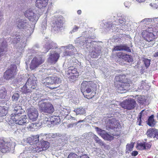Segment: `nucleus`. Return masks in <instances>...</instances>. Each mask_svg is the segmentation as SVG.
<instances>
[{
    "mask_svg": "<svg viewBox=\"0 0 158 158\" xmlns=\"http://www.w3.org/2000/svg\"><path fill=\"white\" fill-rule=\"evenodd\" d=\"M131 3L128 1H126L124 3V5L126 7L129 8L131 6Z\"/></svg>",
    "mask_w": 158,
    "mask_h": 158,
    "instance_id": "nucleus-61",
    "label": "nucleus"
},
{
    "mask_svg": "<svg viewBox=\"0 0 158 158\" xmlns=\"http://www.w3.org/2000/svg\"><path fill=\"white\" fill-rule=\"evenodd\" d=\"M125 50L129 52H131L130 49L129 47L126 45H120L116 46L114 48L113 51H118Z\"/></svg>",
    "mask_w": 158,
    "mask_h": 158,
    "instance_id": "nucleus-25",
    "label": "nucleus"
},
{
    "mask_svg": "<svg viewBox=\"0 0 158 158\" xmlns=\"http://www.w3.org/2000/svg\"><path fill=\"white\" fill-rule=\"evenodd\" d=\"M130 86V83L128 82H124L121 83L117 85V89L121 91H124L125 93L127 91Z\"/></svg>",
    "mask_w": 158,
    "mask_h": 158,
    "instance_id": "nucleus-21",
    "label": "nucleus"
},
{
    "mask_svg": "<svg viewBox=\"0 0 158 158\" xmlns=\"http://www.w3.org/2000/svg\"><path fill=\"white\" fill-rule=\"evenodd\" d=\"M136 98L137 99V101L140 104H143L145 102L146 100L144 96H136Z\"/></svg>",
    "mask_w": 158,
    "mask_h": 158,
    "instance_id": "nucleus-40",
    "label": "nucleus"
},
{
    "mask_svg": "<svg viewBox=\"0 0 158 158\" xmlns=\"http://www.w3.org/2000/svg\"><path fill=\"white\" fill-rule=\"evenodd\" d=\"M145 66L148 68L150 65V60L147 59H145L143 60Z\"/></svg>",
    "mask_w": 158,
    "mask_h": 158,
    "instance_id": "nucleus-53",
    "label": "nucleus"
},
{
    "mask_svg": "<svg viewBox=\"0 0 158 158\" xmlns=\"http://www.w3.org/2000/svg\"><path fill=\"white\" fill-rule=\"evenodd\" d=\"M121 57L124 60L129 62L131 61L132 60V57L131 56L127 54H126L125 53H122L121 54Z\"/></svg>",
    "mask_w": 158,
    "mask_h": 158,
    "instance_id": "nucleus-33",
    "label": "nucleus"
},
{
    "mask_svg": "<svg viewBox=\"0 0 158 158\" xmlns=\"http://www.w3.org/2000/svg\"><path fill=\"white\" fill-rule=\"evenodd\" d=\"M54 84H59L61 81V79L58 77H53Z\"/></svg>",
    "mask_w": 158,
    "mask_h": 158,
    "instance_id": "nucleus-43",
    "label": "nucleus"
},
{
    "mask_svg": "<svg viewBox=\"0 0 158 158\" xmlns=\"http://www.w3.org/2000/svg\"><path fill=\"white\" fill-rule=\"evenodd\" d=\"M6 89L4 87H2L0 89V99L4 98L6 95Z\"/></svg>",
    "mask_w": 158,
    "mask_h": 158,
    "instance_id": "nucleus-35",
    "label": "nucleus"
},
{
    "mask_svg": "<svg viewBox=\"0 0 158 158\" xmlns=\"http://www.w3.org/2000/svg\"><path fill=\"white\" fill-rule=\"evenodd\" d=\"M158 34V27L153 26L148 27L143 30L142 35L144 40L148 42H152L156 38V36Z\"/></svg>",
    "mask_w": 158,
    "mask_h": 158,
    "instance_id": "nucleus-3",
    "label": "nucleus"
},
{
    "mask_svg": "<svg viewBox=\"0 0 158 158\" xmlns=\"http://www.w3.org/2000/svg\"><path fill=\"white\" fill-rule=\"evenodd\" d=\"M138 154V152L137 151H133L132 153V155L133 156H135Z\"/></svg>",
    "mask_w": 158,
    "mask_h": 158,
    "instance_id": "nucleus-63",
    "label": "nucleus"
},
{
    "mask_svg": "<svg viewBox=\"0 0 158 158\" xmlns=\"http://www.w3.org/2000/svg\"><path fill=\"white\" fill-rule=\"evenodd\" d=\"M115 80L116 81H118L120 83L128 82L131 83V82L130 80L126 77L125 75L124 74L116 76L115 77Z\"/></svg>",
    "mask_w": 158,
    "mask_h": 158,
    "instance_id": "nucleus-22",
    "label": "nucleus"
},
{
    "mask_svg": "<svg viewBox=\"0 0 158 158\" xmlns=\"http://www.w3.org/2000/svg\"><path fill=\"white\" fill-rule=\"evenodd\" d=\"M53 124L52 121V120H50L45 125V126H48L49 127H51L52 126V124Z\"/></svg>",
    "mask_w": 158,
    "mask_h": 158,
    "instance_id": "nucleus-60",
    "label": "nucleus"
},
{
    "mask_svg": "<svg viewBox=\"0 0 158 158\" xmlns=\"http://www.w3.org/2000/svg\"><path fill=\"white\" fill-rule=\"evenodd\" d=\"M14 106V110L15 111L14 114H21L24 112V110L22 109V107L17 105H15Z\"/></svg>",
    "mask_w": 158,
    "mask_h": 158,
    "instance_id": "nucleus-27",
    "label": "nucleus"
},
{
    "mask_svg": "<svg viewBox=\"0 0 158 158\" xmlns=\"http://www.w3.org/2000/svg\"><path fill=\"white\" fill-rule=\"evenodd\" d=\"M141 85H139L138 88L140 89H144V86L146 85V82L145 81H142L141 83Z\"/></svg>",
    "mask_w": 158,
    "mask_h": 158,
    "instance_id": "nucleus-56",
    "label": "nucleus"
},
{
    "mask_svg": "<svg viewBox=\"0 0 158 158\" xmlns=\"http://www.w3.org/2000/svg\"><path fill=\"white\" fill-rule=\"evenodd\" d=\"M7 108L5 106H0V117H3L7 113Z\"/></svg>",
    "mask_w": 158,
    "mask_h": 158,
    "instance_id": "nucleus-36",
    "label": "nucleus"
},
{
    "mask_svg": "<svg viewBox=\"0 0 158 158\" xmlns=\"http://www.w3.org/2000/svg\"><path fill=\"white\" fill-rule=\"evenodd\" d=\"M29 128H33L34 127H35L36 126V125L33 123H31L30 124H29Z\"/></svg>",
    "mask_w": 158,
    "mask_h": 158,
    "instance_id": "nucleus-64",
    "label": "nucleus"
},
{
    "mask_svg": "<svg viewBox=\"0 0 158 158\" xmlns=\"http://www.w3.org/2000/svg\"><path fill=\"white\" fill-rule=\"evenodd\" d=\"M153 118V115H151V116H150V117L148 119V124L149 126L153 127L154 126L155 124Z\"/></svg>",
    "mask_w": 158,
    "mask_h": 158,
    "instance_id": "nucleus-38",
    "label": "nucleus"
},
{
    "mask_svg": "<svg viewBox=\"0 0 158 158\" xmlns=\"http://www.w3.org/2000/svg\"><path fill=\"white\" fill-rule=\"evenodd\" d=\"M74 52L73 50L71 51H65L63 53V56H71L73 55Z\"/></svg>",
    "mask_w": 158,
    "mask_h": 158,
    "instance_id": "nucleus-45",
    "label": "nucleus"
},
{
    "mask_svg": "<svg viewBox=\"0 0 158 158\" xmlns=\"http://www.w3.org/2000/svg\"><path fill=\"white\" fill-rule=\"evenodd\" d=\"M19 97V95L18 93L13 94L12 97V98L13 101H16L18 100Z\"/></svg>",
    "mask_w": 158,
    "mask_h": 158,
    "instance_id": "nucleus-50",
    "label": "nucleus"
},
{
    "mask_svg": "<svg viewBox=\"0 0 158 158\" xmlns=\"http://www.w3.org/2000/svg\"><path fill=\"white\" fill-rule=\"evenodd\" d=\"M50 119V118H48L46 117L45 118L43 121L42 124H44L45 125H46Z\"/></svg>",
    "mask_w": 158,
    "mask_h": 158,
    "instance_id": "nucleus-62",
    "label": "nucleus"
},
{
    "mask_svg": "<svg viewBox=\"0 0 158 158\" xmlns=\"http://www.w3.org/2000/svg\"><path fill=\"white\" fill-rule=\"evenodd\" d=\"M39 136L38 135H34L31 137H29L27 139V142L29 144L25 148L29 152H32V151L30 150L29 147L31 145H38V142L39 141Z\"/></svg>",
    "mask_w": 158,
    "mask_h": 158,
    "instance_id": "nucleus-16",
    "label": "nucleus"
},
{
    "mask_svg": "<svg viewBox=\"0 0 158 158\" xmlns=\"http://www.w3.org/2000/svg\"><path fill=\"white\" fill-rule=\"evenodd\" d=\"M39 108L41 112L48 114H52L54 111L53 105L49 102H40L39 103Z\"/></svg>",
    "mask_w": 158,
    "mask_h": 158,
    "instance_id": "nucleus-6",
    "label": "nucleus"
},
{
    "mask_svg": "<svg viewBox=\"0 0 158 158\" xmlns=\"http://www.w3.org/2000/svg\"><path fill=\"white\" fill-rule=\"evenodd\" d=\"M57 48V45L56 44L52 41H49L45 44L44 47V51L43 52L46 53L51 48L54 49Z\"/></svg>",
    "mask_w": 158,
    "mask_h": 158,
    "instance_id": "nucleus-19",
    "label": "nucleus"
},
{
    "mask_svg": "<svg viewBox=\"0 0 158 158\" xmlns=\"http://www.w3.org/2000/svg\"><path fill=\"white\" fill-rule=\"evenodd\" d=\"M108 122L106 123V126L115 132L120 131L121 129V125L116 119L114 118L108 119Z\"/></svg>",
    "mask_w": 158,
    "mask_h": 158,
    "instance_id": "nucleus-12",
    "label": "nucleus"
},
{
    "mask_svg": "<svg viewBox=\"0 0 158 158\" xmlns=\"http://www.w3.org/2000/svg\"><path fill=\"white\" fill-rule=\"evenodd\" d=\"M60 55L55 51H51L48 58V62L51 64H55L59 58Z\"/></svg>",
    "mask_w": 158,
    "mask_h": 158,
    "instance_id": "nucleus-18",
    "label": "nucleus"
},
{
    "mask_svg": "<svg viewBox=\"0 0 158 158\" xmlns=\"http://www.w3.org/2000/svg\"><path fill=\"white\" fill-rule=\"evenodd\" d=\"M15 146V140L5 141L0 139V151L2 153H5L11 150H13Z\"/></svg>",
    "mask_w": 158,
    "mask_h": 158,
    "instance_id": "nucleus-4",
    "label": "nucleus"
},
{
    "mask_svg": "<svg viewBox=\"0 0 158 158\" xmlns=\"http://www.w3.org/2000/svg\"><path fill=\"white\" fill-rule=\"evenodd\" d=\"M17 26L19 29H23L25 31L24 35L20 32H14L8 40L11 42V43L17 44L19 49H22L26 46L27 38L30 36L33 32L34 26V25L28 23L22 19H19L17 22Z\"/></svg>",
    "mask_w": 158,
    "mask_h": 158,
    "instance_id": "nucleus-1",
    "label": "nucleus"
},
{
    "mask_svg": "<svg viewBox=\"0 0 158 158\" xmlns=\"http://www.w3.org/2000/svg\"><path fill=\"white\" fill-rule=\"evenodd\" d=\"M37 80L34 75H32L29 77L26 82V85L31 89H36L37 87Z\"/></svg>",
    "mask_w": 158,
    "mask_h": 158,
    "instance_id": "nucleus-17",
    "label": "nucleus"
},
{
    "mask_svg": "<svg viewBox=\"0 0 158 158\" xmlns=\"http://www.w3.org/2000/svg\"><path fill=\"white\" fill-rule=\"evenodd\" d=\"M47 22V19H44L43 21V23L41 26L43 30H45L46 28Z\"/></svg>",
    "mask_w": 158,
    "mask_h": 158,
    "instance_id": "nucleus-51",
    "label": "nucleus"
},
{
    "mask_svg": "<svg viewBox=\"0 0 158 158\" xmlns=\"http://www.w3.org/2000/svg\"><path fill=\"white\" fill-rule=\"evenodd\" d=\"M68 73L69 75H76L78 76V72L77 71V69L73 66H71L69 68Z\"/></svg>",
    "mask_w": 158,
    "mask_h": 158,
    "instance_id": "nucleus-29",
    "label": "nucleus"
},
{
    "mask_svg": "<svg viewBox=\"0 0 158 158\" xmlns=\"http://www.w3.org/2000/svg\"><path fill=\"white\" fill-rule=\"evenodd\" d=\"M135 101L131 98L123 101L121 103V106L123 108L128 110H131L135 107Z\"/></svg>",
    "mask_w": 158,
    "mask_h": 158,
    "instance_id": "nucleus-14",
    "label": "nucleus"
},
{
    "mask_svg": "<svg viewBox=\"0 0 158 158\" xmlns=\"http://www.w3.org/2000/svg\"><path fill=\"white\" fill-rule=\"evenodd\" d=\"M17 69L16 65H11L10 68L5 72L4 75V78L8 80L14 78L16 74Z\"/></svg>",
    "mask_w": 158,
    "mask_h": 158,
    "instance_id": "nucleus-11",
    "label": "nucleus"
},
{
    "mask_svg": "<svg viewBox=\"0 0 158 158\" xmlns=\"http://www.w3.org/2000/svg\"><path fill=\"white\" fill-rule=\"evenodd\" d=\"M29 59H31L30 64V68L31 70H33L38 68L44 62V60L43 56L34 57L32 59L30 57Z\"/></svg>",
    "mask_w": 158,
    "mask_h": 158,
    "instance_id": "nucleus-7",
    "label": "nucleus"
},
{
    "mask_svg": "<svg viewBox=\"0 0 158 158\" xmlns=\"http://www.w3.org/2000/svg\"><path fill=\"white\" fill-rule=\"evenodd\" d=\"M145 142H140L138 143L136 146V148L137 149L140 150H145Z\"/></svg>",
    "mask_w": 158,
    "mask_h": 158,
    "instance_id": "nucleus-41",
    "label": "nucleus"
},
{
    "mask_svg": "<svg viewBox=\"0 0 158 158\" xmlns=\"http://www.w3.org/2000/svg\"><path fill=\"white\" fill-rule=\"evenodd\" d=\"M150 6L154 8H157L158 7V1H156L155 2L150 3Z\"/></svg>",
    "mask_w": 158,
    "mask_h": 158,
    "instance_id": "nucleus-54",
    "label": "nucleus"
},
{
    "mask_svg": "<svg viewBox=\"0 0 158 158\" xmlns=\"http://www.w3.org/2000/svg\"><path fill=\"white\" fill-rule=\"evenodd\" d=\"M68 158H78L77 155L73 153H70L68 156Z\"/></svg>",
    "mask_w": 158,
    "mask_h": 158,
    "instance_id": "nucleus-55",
    "label": "nucleus"
},
{
    "mask_svg": "<svg viewBox=\"0 0 158 158\" xmlns=\"http://www.w3.org/2000/svg\"><path fill=\"white\" fill-rule=\"evenodd\" d=\"M100 51H98L97 52L95 51H93L91 53V56L93 58L96 57L98 56L100 53Z\"/></svg>",
    "mask_w": 158,
    "mask_h": 158,
    "instance_id": "nucleus-49",
    "label": "nucleus"
},
{
    "mask_svg": "<svg viewBox=\"0 0 158 158\" xmlns=\"http://www.w3.org/2000/svg\"><path fill=\"white\" fill-rule=\"evenodd\" d=\"M118 21L119 24H112L110 22H106L105 25L106 27L109 29H112L113 31L117 30L118 28H119L122 30H126L128 29L129 25L126 22V18L124 16H121L118 17Z\"/></svg>",
    "mask_w": 158,
    "mask_h": 158,
    "instance_id": "nucleus-2",
    "label": "nucleus"
},
{
    "mask_svg": "<svg viewBox=\"0 0 158 158\" xmlns=\"http://www.w3.org/2000/svg\"><path fill=\"white\" fill-rule=\"evenodd\" d=\"M144 110H142L140 113V115H139V117L138 118V121L137 122V124L139 125H141V117L142 116V115L144 114Z\"/></svg>",
    "mask_w": 158,
    "mask_h": 158,
    "instance_id": "nucleus-46",
    "label": "nucleus"
},
{
    "mask_svg": "<svg viewBox=\"0 0 158 158\" xmlns=\"http://www.w3.org/2000/svg\"><path fill=\"white\" fill-rule=\"evenodd\" d=\"M74 111L76 113L77 115L83 114L85 113V109L82 107H80L75 109Z\"/></svg>",
    "mask_w": 158,
    "mask_h": 158,
    "instance_id": "nucleus-34",
    "label": "nucleus"
},
{
    "mask_svg": "<svg viewBox=\"0 0 158 158\" xmlns=\"http://www.w3.org/2000/svg\"><path fill=\"white\" fill-rule=\"evenodd\" d=\"M95 129L98 134L105 140L111 141L114 139V136L118 137L119 136V133L113 134L112 135L108 134L105 130H102L97 127H96Z\"/></svg>",
    "mask_w": 158,
    "mask_h": 158,
    "instance_id": "nucleus-9",
    "label": "nucleus"
},
{
    "mask_svg": "<svg viewBox=\"0 0 158 158\" xmlns=\"http://www.w3.org/2000/svg\"><path fill=\"white\" fill-rule=\"evenodd\" d=\"M53 124H57L58 123L60 122V118L59 117L55 116L54 118H53L52 119Z\"/></svg>",
    "mask_w": 158,
    "mask_h": 158,
    "instance_id": "nucleus-47",
    "label": "nucleus"
},
{
    "mask_svg": "<svg viewBox=\"0 0 158 158\" xmlns=\"http://www.w3.org/2000/svg\"><path fill=\"white\" fill-rule=\"evenodd\" d=\"M69 77L71 81L73 82L77 78L78 76H76V75H69Z\"/></svg>",
    "mask_w": 158,
    "mask_h": 158,
    "instance_id": "nucleus-52",
    "label": "nucleus"
},
{
    "mask_svg": "<svg viewBox=\"0 0 158 158\" xmlns=\"http://www.w3.org/2000/svg\"><path fill=\"white\" fill-rule=\"evenodd\" d=\"M62 21L61 20H57L54 23L52 30L55 31H58L62 26Z\"/></svg>",
    "mask_w": 158,
    "mask_h": 158,
    "instance_id": "nucleus-28",
    "label": "nucleus"
},
{
    "mask_svg": "<svg viewBox=\"0 0 158 158\" xmlns=\"http://www.w3.org/2000/svg\"><path fill=\"white\" fill-rule=\"evenodd\" d=\"M48 1V0H36V6L40 9L44 8L47 5Z\"/></svg>",
    "mask_w": 158,
    "mask_h": 158,
    "instance_id": "nucleus-23",
    "label": "nucleus"
},
{
    "mask_svg": "<svg viewBox=\"0 0 158 158\" xmlns=\"http://www.w3.org/2000/svg\"><path fill=\"white\" fill-rule=\"evenodd\" d=\"M44 84L45 85H51L54 84L53 77H48L44 80Z\"/></svg>",
    "mask_w": 158,
    "mask_h": 158,
    "instance_id": "nucleus-30",
    "label": "nucleus"
},
{
    "mask_svg": "<svg viewBox=\"0 0 158 158\" xmlns=\"http://www.w3.org/2000/svg\"><path fill=\"white\" fill-rule=\"evenodd\" d=\"M27 112L28 116L30 120L33 121H35L37 120L39 113L35 108L33 107H29L27 109Z\"/></svg>",
    "mask_w": 158,
    "mask_h": 158,
    "instance_id": "nucleus-13",
    "label": "nucleus"
},
{
    "mask_svg": "<svg viewBox=\"0 0 158 158\" xmlns=\"http://www.w3.org/2000/svg\"><path fill=\"white\" fill-rule=\"evenodd\" d=\"M23 80L21 79H18L15 81V84L17 85L18 84L19 85L22 84V82H23Z\"/></svg>",
    "mask_w": 158,
    "mask_h": 158,
    "instance_id": "nucleus-58",
    "label": "nucleus"
},
{
    "mask_svg": "<svg viewBox=\"0 0 158 158\" xmlns=\"http://www.w3.org/2000/svg\"><path fill=\"white\" fill-rule=\"evenodd\" d=\"M134 147L133 143H131L130 144H128L126 145V152L129 153L132 151Z\"/></svg>",
    "mask_w": 158,
    "mask_h": 158,
    "instance_id": "nucleus-39",
    "label": "nucleus"
},
{
    "mask_svg": "<svg viewBox=\"0 0 158 158\" xmlns=\"http://www.w3.org/2000/svg\"><path fill=\"white\" fill-rule=\"evenodd\" d=\"M93 139L95 140L96 143H98L101 146H103L104 143L102 140L99 138L96 135H93L92 137Z\"/></svg>",
    "mask_w": 158,
    "mask_h": 158,
    "instance_id": "nucleus-37",
    "label": "nucleus"
},
{
    "mask_svg": "<svg viewBox=\"0 0 158 158\" xmlns=\"http://www.w3.org/2000/svg\"><path fill=\"white\" fill-rule=\"evenodd\" d=\"M152 20V19L150 18H146L142 20L140 23H144L145 24H149L150 22H151Z\"/></svg>",
    "mask_w": 158,
    "mask_h": 158,
    "instance_id": "nucleus-48",
    "label": "nucleus"
},
{
    "mask_svg": "<svg viewBox=\"0 0 158 158\" xmlns=\"http://www.w3.org/2000/svg\"><path fill=\"white\" fill-rule=\"evenodd\" d=\"M69 111L65 108L61 109L59 110V116L65 118L69 113Z\"/></svg>",
    "mask_w": 158,
    "mask_h": 158,
    "instance_id": "nucleus-31",
    "label": "nucleus"
},
{
    "mask_svg": "<svg viewBox=\"0 0 158 158\" xmlns=\"http://www.w3.org/2000/svg\"><path fill=\"white\" fill-rule=\"evenodd\" d=\"M77 41L81 40L79 43L81 46H83L84 48H86L89 49L90 48L92 44L93 43L90 39L86 40V38L82 37L78 38L77 39Z\"/></svg>",
    "mask_w": 158,
    "mask_h": 158,
    "instance_id": "nucleus-15",
    "label": "nucleus"
},
{
    "mask_svg": "<svg viewBox=\"0 0 158 158\" xmlns=\"http://www.w3.org/2000/svg\"><path fill=\"white\" fill-rule=\"evenodd\" d=\"M61 48H64L65 49H69V50H72L73 51L75 52L76 50V49L71 44H69L68 46H62L61 47Z\"/></svg>",
    "mask_w": 158,
    "mask_h": 158,
    "instance_id": "nucleus-42",
    "label": "nucleus"
},
{
    "mask_svg": "<svg viewBox=\"0 0 158 158\" xmlns=\"http://www.w3.org/2000/svg\"><path fill=\"white\" fill-rule=\"evenodd\" d=\"M79 27L76 25L74 26L72 29L70 33H73L77 31L79 29Z\"/></svg>",
    "mask_w": 158,
    "mask_h": 158,
    "instance_id": "nucleus-57",
    "label": "nucleus"
},
{
    "mask_svg": "<svg viewBox=\"0 0 158 158\" xmlns=\"http://www.w3.org/2000/svg\"><path fill=\"white\" fill-rule=\"evenodd\" d=\"M20 91L23 93L27 94L32 92L31 89L27 85H24L21 88Z\"/></svg>",
    "mask_w": 158,
    "mask_h": 158,
    "instance_id": "nucleus-32",
    "label": "nucleus"
},
{
    "mask_svg": "<svg viewBox=\"0 0 158 158\" xmlns=\"http://www.w3.org/2000/svg\"><path fill=\"white\" fill-rule=\"evenodd\" d=\"M90 83V82L86 81H84L81 84V91L84 94V93H89L92 91L91 89H85V88L89 86V84Z\"/></svg>",
    "mask_w": 158,
    "mask_h": 158,
    "instance_id": "nucleus-20",
    "label": "nucleus"
},
{
    "mask_svg": "<svg viewBox=\"0 0 158 158\" xmlns=\"http://www.w3.org/2000/svg\"><path fill=\"white\" fill-rule=\"evenodd\" d=\"M24 15L27 18L30 22H32V23L31 24V25H34V27L40 17L39 15L35 13L30 9L28 10L25 11Z\"/></svg>",
    "mask_w": 158,
    "mask_h": 158,
    "instance_id": "nucleus-10",
    "label": "nucleus"
},
{
    "mask_svg": "<svg viewBox=\"0 0 158 158\" xmlns=\"http://www.w3.org/2000/svg\"><path fill=\"white\" fill-rule=\"evenodd\" d=\"M157 130L154 128H150L147 131L146 135L149 137L155 138Z\"/></svg>",
    "mask_w": 158,
    "mask_h": 158,
    "instance_id": "nucleus-26",
    "label": "nucleus"
},
{
    "mask_svg": "<svg viewBox=\"0 0 158 158\" xmlns=\"http://www.w3.org/2000/svg\"><path fill=\"white\" fill-rule=\"evenodd\" d=\"M46 137L47 139H50L52 138L57 137V135L56 133H50L46 134Z\"/></svg>",
    "mask_w": 158,
    "mask_h": 158,
    "instance_id": "nucleus-44",
    "label": "nucleus"
},
{
    "mask_svg": "<svg viewBox=\"0 0 158 158\" xmlns=\"http://www.w3.org/2000/svg\"><path fill=\"white\" fill-rule=\"evenodd\" d=\"M152 144L148 143L145 142V150H147L150 148L151 147Z\"/></svg>",
    "mask_w": 158,
    "mask_h": 158,
    "instance_id": "nucleus-59",
    "label": "nucleus"
},
{
    "mask_svg": "<svg viewBox=\"0 0 158 158\" xmlns=\"http://www.w3.org/2000/svg\"><path fill=\"white\" fill-rule=\"evenodd\" d=\"M7 44L6 41H3L0 45V55L4 56L7 51Z\"/></svg>",
    "mask_w": 158,
    "mask_h": 158,
    "instance_id": "nucleus-24",
    "label": "nucleus"
},
{
    "mask_svg": "<svg viewBox=\"0 0 158 158\" xmlns=\"http://www.w3.org/2000/svg\"><path fill=\"white\" fill-rule=\"evenodd\" d=\"M49 147V143L46 141H42L40 143H38V145H33L29 147L30 150L34 152H39L43 150L47 149Z\"/></svg>",
    "mask_w": 158,
    "mask_h": 158,
    "instance_id": "nucleus-5",
    "label": "nucleus"
},
{
    "mask_svg": "<svg viewBox=\"0 0 158 158\" xmlns=\"http://www.w3.org/2000/svg\"><path fill=\"white\" fill-rule=\"evenodd\" d=\"M20 114H12L10 115L11 119L16 124L19 125H24L27 123L28 119L26 115L20 116Z\"/></svg>",
    "mask_w": 158,
    "mask_h": 158,
    "instance_id": "nucleus-8",
    "label": "nucleus"
}]
</instances>
